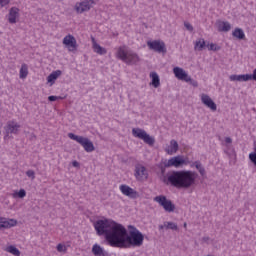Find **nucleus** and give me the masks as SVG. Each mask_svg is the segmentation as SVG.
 Returning a JSON list of instances; mask_svg holds the SVG:
<instances>
[{"label": "nucleus", "mask_w": 256, "mask_h": 256, "mask_svg": "<svg viewBox=\"0 0 256 256\" xmlns=\"http://www.w3.org/2000/svg\"><path fill=\"white\" fill-rule=\"evenodd\" d=\"M97 235H105L108 245L111 247H119L121 249L127 247H141L145 236L137 228L130 225L127 229L122 224L112 220H98L94 223Z\"/></svg>", "instance_id": "obj_1"}, {"label": "nucleus", "mask_w": 256, "mask_h": 256, "mask_svg": "<svg viewBox=\"0 0 256 256\" xmlns=\"http://www.w3.org/2000/svg\"><path fill=\"white\" fill-rule=\"evenodd\" d=\"M167 183L176 188L189 189L195 185L197 174L193 171L181 170L167 174Z\"/></svg>", "instance_id": "obj_2"}, {"label": "nucleus", "mask_w": 256, "mask_h": 256, "mask_svg": "<svg viewBox=\"0 0 256 256\" xmlns=\"http://www.w3.org/2000/svg\"><path fill=\"white\" fill-rule=\"evenodd\" d=\"M117 57L127 65H136V63H139V56L136 53L125 50L124 47L118 49Z\"/></svg>", "instance_id": "obj_3"}, {"label": "nucleus", "mask_w": 256, "mask_h": 256, "mask_svg": "<svg viewBox=\"0 0 256 256\" xmlns=\"http://www.w3.org/2000/svg\"><path fill=\"white\" fill-rule=\"evenodd\" d=\"M68 137L69 139H72V141H76V143H79V145L83 147L86 153H93V151H95V145L89 138L75 135L73 133H69Z\"/></svg>", "instance_id": "obj_4"}, {"label": "nucleus", "mask_w": 256, "mask_h": 256, "mask_svg": "<svg viewBox=\"0 0 256 256\" xmlns=\"http://www.w3.org/2000/svg\"><path fill=\"white\" fill-rule=\"evenodd\" d=\"M132 135H133V137H135L136 139H140L141 141H143L144 143H146V145H149L150 147H153V145H155V138H153L151 135H149L147 133V131H145L144 129L133 128Z\"/></svg>", "instance_id": "obj_5"}, {"label": "nucleus", "mask_w": 256, "mask_h": 256, "mask_svg": "<svg viewBox=\"0 0 256 256\" xmlns=\"http://www.w3.org/2000/svg\"><path fill=\"white\" fill-rule=\"evenodd\" d=\"M173 73L178 80L190 83L193 87H198L199 83L191 78L189 74L183 70V68L175 67Z\"/></svg>", "instance_id": "obj_6"}, {"label": "nucleus", "mask_w": 256, "mask_h": 256, "mask_svg": "<svg viewBox=\"0 0 256 256\" xmlns=\"http://www.w3.org/2000/svg\"><path fill=\"white\" fill-rule=\"evenodd\" d=\"M134 177L136 181H147V179H149V172L143 164H136L134 168Z\"/></svg>", "instance_id": "obj_7"}, {"label": "nucleus", "mask_w": 256, "mask_h": 256, "mask_svg": "<svg viewBox=\"0 0 256 256\" xmlns=\"http://www.w3.org/2000/svg\"><path fill=\"white\" fill-rule=\"evenodd\" d=\"M188 164H189V161H187V159H185V157L181 155L172 157L168 161L164 162L165 167H175V168H181L184 165H188Z\"/></svg>", "instance_id": "obj_8"}, {"label": "nucleus", "mask_w": 256, "mask_h": 256, "mask_svg": "<svg viewBox=\"0 0 256 256\" xmlns=\"http://www.w3.org/2000/svg\"><path fill=\"white\" fill-rule=\"evenodd\" d=\"M20 129L21 125L13 120L8 121L4 127L7 137H9V135H17Z\"/></svg>", "instance_id": "obj_9"}, {"label": "nucleus", "mask_w": 256, "mask_h": 256, "mask_svg": "<svg viewBox=\"0 0 256 256\" xmlns=\"http://www.w3.org/2000/svg\"><path fill=\"white\" fill-rule=\"evenodd\" d=\"M62 43L65 45V47H67L68 51H77V39H75L73 35L68 34L65 36Z\"/></svg>", "instance_id": "obj_10"}, {"label": "nucleus", "mask_w": 256, "mask_h": 256, "mask_svg": "<svg viewBox=\"0 0 256 256\" xmlns=\"http://www.w3.org/2000/svg\"><path fill=\"white\" fill-rule=\"evenodd\" d=\"M120 191L123 195L129 197L130 199H137V197H139V193L126 184L120 185Z\"/></svg>", "instance_id": "obj_11"}, {"label": "nucleus", "mask_w": 256, "mask_h": 256, "mask_svg": "<svg viewBox=\"0 0 256 256\" xmlns=\"http://www.w3.org/2000/svg\"><path fill=\"white\" fill-rule=\"evenodd\" d=\"M93 3H94L93 0L76 3L75 11L77 13H85L86 11H89L91 7H93Z\"/></svg>", "instance_id": "obj_12"}, {"label": "nucleus", "mask_w": 256, "mask_h": 256, "mask_svg": "<svg viewBox=\"0 0 256 256\" xmlns=\"http://www.w3.org/2000/svg\"><path fill=\"white\" fill-rule=\"evenodd\" d=\"M161 206L168 213L175 211V204H173V202H171V200H168L165 196H161Z\"/></svg>", "instance_id": "obj_13"}, {"label": "nucleus", "mask_w": 256, "mask_h": 256, "mask_svg": "<svg viewBox=\"0 0 256 256\" xmlns=\"http://www.w3.org/2000/svg\"><path fill=\"white\" fill-rule=\"evenodd\" d=\"M17 225V220L6 218H0V229H11V227H15Z\"/></svg>", "instance_id": "obj_14"}, {"label": "nucleus", "mask_w": 256, "mask_h": 256, "mask_svg": "<svg viewBox=\"0 0 256 256\" xmlns=\"http://www.w3.org/2000/svg\"><path fill=\"white\" fill-rule=\"evenodd\" d=\"M202 103L207 106L208 108H210L212 111H216L217 106L216 104L213 102V100L206 94H202L200 96Z\"/></svg>", "instance_id": "obj_15"}, {"label": "nucleus", "mask_w": 256, "mask_h": 256, "mask_svg": "<svg viewBox=\"0 0 256 256\" xmlns=\"http://www.w3.org/2000/svg\"><path fill=\"white\" fill-rule=\"evenodd\" d=\"M17 19H19V8L12 7L9 10L8 21L11 24H15V23H17Z\"/></svg>", "instance_id": "obj_16"}, {"label": "nucleus", "mask_w": 256, "mask_h": 256, "mask_svg": "<svg viewBox=\"0 0 256 256\" xmlns=\"http://www.w3.org/2000/svg\"><path fill=\"white\" fill-rule=\"evenodd\" d=\"M179 150V143L175 140L170 141V144L165 147L166 153L173 155Z\"/></svg>", "instance_id": "obj_17"}, {"label": "nucleus", "mask_w": 256, "mask_h": 256, "mask_svg": "<svg viewBox=\"0 0 256 256\" xmlns=\"http://www.w3.org/2000/svg\"><path fill=\"white\" fill-rule=\"evenodd\" d=\"M229 79L230 81L246 82V81L252 80V75L251 74L231 75Z\"/></svg>", "instance_id": "obj_18"}, {"label": "nucleus", "mask_w": 256, "mask_h": 256, "mask_svg": "<svg viewBox=\"0 0 256 256\" xmlns=\"http://www.w3.org/2000/svg\"><path fill=\"white\" fill-rule=\"evenodd\" d=\"M147 46L151 51H156L157 53H161V41L160 40H154V41H148Z\"/></svg>", "instance_id": "obj_19"}, {"label": "nucleus", "mask_w": 256, "mask_h": 256, "mask_svg": "<svg viewBox=\"0 0 256 256\" xmlns=\"http://www.w3.org/2000/svg\"><path fill=\"white\" fill-rule=\"evenodd\" d=\"M92 46L94 49V53H97L98 55H105L107 54V50L101 45L97 44V41H95V38H92Z\"/></svg>", "instance_id": "obj_20"}, {"label": "nucleus", "mask_w": 256, "mask_h": 256, "mask_svg": "<svg viewBox=\"0 0 256 256\" xmlns=\"http://www.w3.org/2000/svg\"><path fill=\"white\" fill-rule=\"evenodd\" d=\"M59 77H61V70H56L47 77V83H50V85H55V81H57Z\"/></svg>", "instance_id": "obj_21"}, {"label": "nucleus", "mask_w": 256, "mask_h": 256, "mask_svg": "<svg viewBox=\"0 0 256 256\" xmlns=\"http://www.w3.org/2000/svg\"><path fill=\"white\" fill-rule=\"evenodd\" d=\"M92 253L94 256H107V253L105 250L99 245V244H94L92 247Z\"/></svg>", "instance_id": "obj_22"}, {"label": "nucleus", "mask_w": 256, "mask_h": 256, "mask_svg": "<svg viewBox=\"0 0 256 256\" xmlns=\"http://www.w3.org/2000/svg\"><path fill=\"white\" fill-rule=\"evenodd\" d=\"M216 25L220 32H228L231 29V25L225 21H217Z\"/></svg>", "instance_id": "obj_23"}, {"label": "nucleus", "mask_w": 256, "mask_h": 256, "mask_svg": "<svg viewBox=\"0 0 256 256\" xmlns=\"http://www.w3.org/2000/svg\"><path fill=\"white\" fill-rule=\"evenodd\" d=\"M150 77L152 79V81L150 82V85H152V87H155V89H157V87L161 85V82L159 80V75L157 74V72H152L150 73Z\"/></svg>", "instance_id": "obj_24"}, {"label": "nucleus", "mask_w": 256, "mask_h": 256, "mask_svg": "<svg viewBox=\"0 0 256 256\" xmlns=\"http://www.w3.org/2000/svg\"><path fill=\"white\" fill-rule=\"evenodd\" d=\"M27 75H29V66L27 64H22L20 68V79H27Z\"/></svg>", "instance_id": "obj_25"}, {"label": "nucleus", "mask_w": 256, "mask_h": 256, "mask_svg": "<svg viewBox=\"0 0 256 256\" xmlns=\"http://www.w3.org/2000/svg\"><path fill=\"white\" fill-rule=\"evenodd\" d=\"M206 46V43L204 39L200 38L198 39L194 44V50L196 51H202L204 47Z\"/></svg>", "instance_id": "obj_26"}, {"label": "nucleus", "mask_w": 256, "mask_h": 256, "mask_svg": "<svg viewBox=\"0 0 256 256\" xmlns=\"http://www.w3.org/2000/svg\"><path fill=\"white\" fill-rule=\"evenodd\" d=\"M5 251H7V253H11V255H15V256H20L21 255V251H19V249H17V247L10 245L8 246Z\"/></svg>", "instance_id": "obj_27"}, {"label": "nucleus", "mask_w": 256, "mask_h": 256, "mask_svg": "<svg viewBox=\"0 0 256 256\" xmlns=\"http://www.w3.org/2000/svg\"><path fill=\"white\" fill-rule=\"evenodd\" d=\"M27 196V192L25 191V189H20L18 192L15 191L13 194H12V197L14 199H17V197H19V199H24V197Z\"/></svg>", "instance_id": "obj_28"}, {"label": "nucleus", "mask_w": 256, "mask_h": 256, "mask_svg": "<svg viewBox=\"0 0 256 256\" xmlns=\"http://www.w3.org/2000/svg\"><path fill=\"white\" fill-rule=\"evenodd\" d=\"M232 35H233L235 38L239 39V40H243V39L245 38L244 32H243L241 29H239V28H236V29L233 31Z\"/></svg>", "instance_id": "obj_29"}, {"label": "nucleus", "mask_w": 256, "mask_h": 256, "mask_svg": "<svg viewBox=\"0 0 256 256\" xmlns=\"http://www.w3.org/2000/svg\"><path fill=\"white\" fill-rule=\"evenodd\" d=\"M192 166H195L196 169L199 171L200 175L201 176H205L206 172H205V169L202 167V164L201 162L199 161H196L192 164Z\"/></svg>", "instance_id": "obj_30"}, {"label": "nucleus", "mask_w": 256, "mask_h": 256, "mask_svg": "<svg viewBox=\"0 0 256 256\" xmlns=\"http://www.w3.org/2000/svg\"><path fill=\"white\" fill-rule=\"evenodd\" d=\"M164 227L166 229H171V230L179 229V227L177 226V223H174V222H164Z\"/></svg>", "instance_id": "obj_31"}, {"label": "nucleus", "mask_w": 256, "mask_h": 256, "mask_svg": "<svg viewBox=\"0 0 256 256\" xmlns=\"http://www.w3.org/2000/svg\"><path fill=\"white\" fill-rule=\"evenodd\" d=\"M249 159L254 164V166L256 167V145L254 147V152L249 154Z\"/></svg>", "instance_id": "obj_32"}, {"label": "nucleus", "mask_w": 256, "mask_h": 256, "mask_svg": "<svg viewBox=\"0 0 256 256\" xmlns=\"http://www.w3.org/2000/svg\"><path fill=\"white\" fill-rule=\"evenodd\" d=\"M57 252L58 253H66L67 251V246L66 245H63V244H58L57 247Z\"/></svg>", "instance_id": "obj_33"}, {"label": "nucleus", "mask_w": 256, "mask_h": 256, "mask_svg": "<svg viewBox=\"0 0 256 256\" xmlns=\"http://www.w3.org/2000/svg\"><path fill=\"white\" fill-rule=\"evenodd\" d=\"M209 51H218L220 50V47L216 44L211 43L210 45H207Z\"/></svg>", "instance_id": "obj_34"}, {"label": "nucleus", "mask_w": 256, "mask_h": 256, "mask_svg": "<svg viewBox=\"0 0 256 256\" xmlns=\"http://www.w3.org/2000/svg\"><path fill=\"white\" fill-rule=\"evenodd\" d=\"M26 175H27V177H29V179H31L32 181L35 179V171H33V170H28V171L26 172Z\"/></svg>", "instance_id": "obj_35"}, {"label": "nucleus", "mask_w": 256, "mask_h": 256, "mask_svg": "<svg viewBox=\"0 0 256 256\" xmlns=\"http://www.w3.org/2000/svg\"><path fill=\"white\" fill-rule=\"evenodd\" d=\"M184 26H185V28H186L188 31H190V32L193 31V25H192V24L185 22V23H184Z\"/></svg>", "instance_id": "obj_36"}, {"label": "nucleus", "mask_w": 256, "mask_h": 256, "mask_svg": "<svg viewBox=\"0 0 256 256\" xmlns=\"http://www.w3.org/2000/svg\"><path fill=\"white\" fill-rule=\"evenodd\" d=\"M11 3V0H0L1 7H5V5H9Z\"/></svg>", "instance_id": "obj_37"}, {"label": "nucleus", "mask_w": 256, "mask_h": 256, "mask_svg": "<svg viewBox=\"0 0 256 256\" xmlns=\"http://www.w3.org/2000/svg\"><path fill=\"white\" fill-rule=\"evenodd\" d=\"M57 99H63L61 96H49L48 101H57Z\"/></svg>", "instance_id": "obj_38"}, {"label": "nucleus", "mask_w": 256, "mask_h": 256, "mask_svg": "<svg viewBox=\"0 0 256 256\" xmlns=\"http://www.w3.org/2000/svg\"><path fill=\"white\" fill-rule=\"evenodd\" d=\"M232 143V139L230 137L225 138V145L229 147V145Z\"/></svg>", "instance_id": "obj_39"}, {"label": "nucleus", "mask_w": 256, "mask_h": 256, "mask_svg": "<svg viewBox=\"0 0 256 256\" xmlns=\"http://www.w3.org/2000/svg\"><path fill=\"white\" fill-rule=\"evenodd\" d=\"M165 52H167V49L165 48V43H161V53L163 54V53H165Z\"/></svg>", "instance_id": "obj_40"}, {"label": "nucleus", "mask_w": 256, "mask_h": 256, "mask_svg": "<svg viewBox=\"0 0 256 256\" xmlns=\"http://www.w3.org/2000/svg\"><path fill=\"white\" fill-rule=\"evenodd\" d=\"M154 201H156V203L161 204V196H156V197L154 198Z\"/></svg>", "instance_id": "obj_41"}, {"label": "nucleus", "mask_w": 256, "mask_h": 256, "mask_svg": "<svg viewBox=\"0 0 256 256\" xmlns=\"http://www.w3.org/2000/svg\"><path fill=\"white\" fill-rule=\"evenodd\" d=\"M73 167H80V164L77 162V160H74L72 162Z\"/></svg>", "instance_id": "obj_42"}, {"label": "nucleus", "mask_w": 256, "mask_h": 256, "mask_svg": "<svg viewBox=\"0 0 256 256\" xmlns=\"http://www.w3.org/2000/svg\"><path fill=\"white\" fill-rule=\"evenodd\" d=\"M252 80L256 81V69L253 71Z\"/></svg>", "instance_id": "obj_43"}, {"label": "nucleus", "mask_w": 256, "mask_h": 256, "mask_svg": "<svg viewBox=\"0 0 256 256\" xmlns=\"http://www.w3.org/2000/svg\"><path fill=\"white\" fill-rule=\"evenodd\" d=\"M208 240H209V237H203V238H202V241H203V242H207Z\"/></svg>", "instance_id": "obj_44"}, {"label": "nucleus", "mask_w": 256, "mask_h": 256, "mask_svg": "<svg viewBox=\"0 0 256 256\" xmlns=\"http://www.w3.org/2000/svg\"><path fill=\"white\" fill-rule=\"evenodd\" d=\"M184 227L187 228V223H184Z\"/></svg>", "instance_id": "obj_45"}]
</instances>
